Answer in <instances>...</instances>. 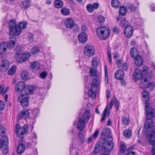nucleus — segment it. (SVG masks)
I'll list each match as a JSON object with an SVG mask.
<instances>
[{"instance_id": "1", "label": "nucleus", "mask_w": 155, "mask_h": 155, "mask_svg": "<svg viewBox=\"0 0 155 155\" xmlns=\"http://www.w3.org/2000/svg\"><path fill=\"white\" fill-rule=\"evenodd\" d=\"M110 133V130L109 128H104L102 133L101 138L105 140L103 143L102 147L104 150L107 151L104 154L105 155L107 154V151L111 150L114 147V144L112 142L113 138Z\"/></svg>"}, {"instance_id": "2", "label": "nucleus", "mask_w": 155, "mask_h": 155, "mask_svg": "<svg viewBox=\"0 0 155 155\" xmlns=\"http://www.w3.org/2000/svg\"><path fill=\"white\" fill-rule=\"evenodd\" d=\"M101 82V78L97 75H96L94 78H93L92 82L91 84V88L88 93L89 96L93 99L96 97V93L98 87L100 85Z\"/></svg>"}, {"instance_id": "3", "label": "nucleus", "mask_w": 155, "mask_h": 155, "mask_svg": "<svg viewBox=\"0 0 155 155\" xmlns=\"http://www.w3.org/2000/svg\"><path fill=\"white\" fill-rule=\"evenodd\" d=\"M8 27L9 28V34L10 35L15 36L19 35L21 31L16 24L15 19H12L8 22Z\"/></svg>"}, {"instance_id": "4", "label": "nucleus", "mask_w": 155, "mask_h": 155, "mask_svg": "<svg viewBox=\"0 0 155 155\" xmlns=\"http://www.w3.org/2000/svg\"><path fill=\"white\" fill-rule=\"evenodd\" d=\"M96 33L100 39L104 40L107 39L109 36L110 30L107 27L101 26L97 28Z\"/></svg>"}, {"instance_id": "5", "label": "nucleus", "mask_w": 155, "mask_h": 155, "mask_svg": "<svg viewBox=\"0 0 155 155\" xmlns=\"http://www.w3.org/2000/svg\"><path fill=\"white\" fill-rule=\"evenodd\" d=\"M146 119L151 120L155 117V109L152 108L147 102L145 105Z\"/></svg>"}, {"instance_id": "6", "label": "nucleus", "mask_w": 155, "mask_h": 155, "mask_svg": "<svg viewBox=\"0 0 155 155\" xmlns=\"http://www.w3.org/2000/svg\"><path fill=\"white\" fill-rule=\"evenodd\" d=\"M15 133L18 137L22 138L23 135L27 133L28 130V127L25 126L21 127H19V124H16L15 126Z\"/></svg>"}, {"instance_id": "7", "label": "nucleus", "mask_w": 155, "mask_h": 155, "mask_svg": "<svg viewBox=\"0 0 155 155\" xmlns=\"http://www.w3.org/2000/svg\"><path fill=\"white\" fill-rule=\"evenodd\" d=\"M29 97L25 93H21L18 97V101L20 102L23 107L27 106L28 104Z\"/></svg>"}, {"instance_id": "8", "label": "nucleus", "mask_w": 155, "mask_h": 155, "mask_svg": "<svg viewBox=\"0 0 155 155\" xmlns=\"http://www.w3.org/2000/svg\"><path fill=\"white\" fill-rule=\"evenodd\" d=\"M85 54L88 57L93 56L95 53V50L93 46L87 45L84 48Z\"/></svg>"}, {"instance_id": "9", "label": "nucleus", "mask_w": 155, "mask_h": 155, "mask_svg": "<svg viewBox=\"0 0 155 155\" xmlns=\"http://www.w3.org/2000/svg\"><path fill=\"white\" fill-rule=\"evenodd\" d=\"M29 114L28 110H24L18 114L17 116V118L19 120L25 119L29 116Z\"/></svg>"}, {"instance_id": "10", "label": "nucleus", "mask_w": 155, "mask_h": 155, "mask_svg": "<svg viewBox=\"0 0 155 155\" xmlns=\"http://www.w3.org/2000/svg\"><path fill=\"white\" fill-rule=\"evenodd\" d=\"M146 121L145 122L143 131L146 132L147 130H148L152 128L153 126V122L152 119H146Z\"/></svg>"}, {"instance_id": "11", "label": "nucleus", "mask_w": 155, "mask_h": 155, "mask_svg": "<svg viewBox=\"0 0 155 155\" xmlns=\"http://www.w3.org/2000/svg\"><path fill=\"white\" fill-rule=\"evenodd\" d=\"M133 32V28L130 25H127L124 30V33L127 38H130L132 35Z\"/></svg>"}, {"instance_id": "12", "label": "nucleus", "mask_w": 155, "mask_h": 155, "mask_svg": "<svg viewBox=\"0 0 155 155\" xmlns=\"http://www.w3.org/2000/svg\"><path fill=\"white\" fill-rule=\"evenodd\" d=\"M117 64L120 68V70H122L124 72L127 71L128 68V64L126 63H122L120 60H118L117 62Z\"/></svg>"}, {"instance_id": "13", "label": "nucleus", "mask_w": 155, "mask_h": 155, "mask_svg": "<svg viewBox=\"0 0 155 155\" xmlns=\"http://www.w3.org/2000/svg\"><path fill=\"white\" fill-rule=\"evenodd\" d=\"M25 84L23 81L18 82L15 86L16 91L18 92H21L25 89Z\"/></svg>"}, {"instance_id": "14", "label": "nucleus", "mask_w": 155, "mask_h": 155, "mask_svg": "<svg viewBox=\"0 0 155 155\" xmlns=\"http://www.w3.org/2000/svg\"><path fill=\"white\" fill-rule=\"evenodd\" d=\"M64 24L65 26L69 28H71L77 25L75 24L74 20L71 18L67 19L64 21Z\"/></svg>"}, {"instance_id": "15", "label": "nucleus", "mask_w": 155, "mask_h": 155, "mask_svg": "<svg viewBox=\"0 0 155 155\" xmlns=\"http://www.w3.org/2000/svg\"><path fill=\"white\" fill-rule=\"evenodd\" d=\"M1 70L2 71H5L8 68L10 64L9 61L6 59H2L1 63Z\"/></svg>"}, {"instance_id": "16", "label": "nucleus", "mask_w": 155, "mask_h": 155, "mask_svg": "<svg viewBox=\"0 0 155 155\" xmlns=\"http://www.w3.org/2000/svg\"><path fill=\"white\" fill-rule=\"evenodd\" d=\"M102 146V145L101 146V145L98 143L96 144L94 150V153H97L98 152L100 151L101 153L103 155H105L104 154V153H106V152H107V151L104 150L103 149ZM110 151H107L108 153L106 155H109V152Z\"/></svg>"}, {"instance_id": "17", "label": "nucleus", "mask_w": 155, "mask_h": 155, "mask_svg": "<svg viewBox=\"0 0 155 155\" xmlns=\"http://www.w3.org/2000/svg\"><path fill=\"white\" fill-rule=\"evenodd\" d=\"M78 37V40L82 43H85L88 39L87 35L84 32L80 33Z\"/></svg>"}, {"instance_id": "18", "label": "nucleus", "mask_w": 155, "mask_h": 155, "mask_svg": "<svg viewBox=\"0 0 155 155\" xmlns=\"http://www.w3.org/2000/svg\"><path fill=\"white\" fill-rule=\"evenodd\" d=\"M135 64L138 66H140L143 63V60L141 56L137 55L134 58Z\"/></svg>"}, {"instance_id": "19", "label": "nucleus", "mask_w": 155, "mask_h": 155, "mask_svg": "<svg viewBox=\"0 0 155 155\" xmlns=\"http://www.w3.org/2000/svg\"><path fill=\"white\" fill-rule=\"evenodd\" d=\"M85 122L83 118H79L77 124V128L80 130H83L85 126Z\"/></svg>"}, {"instance_id": "20", "label": "nucleus", "mask_w": 155, "mask_h": 155, "mask_svg": "<svg viewBox=\"0 0 155 155\" xmlns=\"http://www.w3.org/2000/svg\"><path fill=\"white\" fill-rule=\"evenodd\" d=\"M140 87L143 89H146L148 88V85L149 81L147 78H144L140 81Z\"/></svg>"}, {"instance_id": "21", "label": "nucleus", "mask_w": 155, "mask_h": 155, "mask_svg": "<svg viewBox=\"0 0 155 155\" xmlns=\"http://www.w3.org/2000/svg\"><path fill=\"white\" fill-rule=\"evenodd\" d=\"M124 76V72L121 70H117L114 74L115 78L117 80L122 79Z\"/></svg>"}, {"instance_id": "22", "label": "nucleus", "mask_w": 155, "mask_h": 155, "mask_svg": "<svg viewBox=\"0 0 155 155\" xmlns=\"http://www.w3.org/2000/svg\"><path fill=\"white\" fill-rule=\"evenodd\" d=\"M30 56V54L28 52H25L21 54L20 57V60L18 61V62L21 63L22 61L24 62L25 61L29 59Z\"/></svg>"}, {"instance_id": "23", "label": "nucleus", "mask_w": 155, "mask_h": 155, "mask_svg": "<svg viewBox=\"0 0 155 155\" xmlns=\"http://www.w3.org/2000/svg\"><path fill=\"white\" fill-rule=\"evenodd\" d=\"M8 143V140L7 137L4 136L2 137V140L0 139V149L3 147L7 145Z\"/></svg>"}, {"instance_id": "24", "label": "nucleus", "mask_w": 155, "mask_h": 155, "mask_svg": "<svg viewBox=\"0 0 155 155\" xmlns=\"http://www.w3.org/2000/svg\"><path fill=\"white\" fill-rule=\"evenodd\" d=\"M6 42L2 43L0 44V54H3L6 51L8 47Z\"/></svg>"}, {"instance_id": "25", "label": "nucleus", "mask_w": 155, "mask_h": 155, "mask_svg": "<svg viewBox=\"0 0 155 155\" xmlns=\"http://www.w3.org/2000/svg\"><path fill=\"white\" fill-rule=\"evenodd\" d=\"M14 38V39L10 40L8 42H6L8 45L7 48L9 49H12L14 47L16 43L17 40L16 38L15 37Z\"/></svg>"}, {"instance_id": "26", "label": "nucleus", "mask_w": 155, "mask_h": 155, "mask_svg": "<svg viewBox=\"0 0 155 155\" xmlns=\"http://www.w3.org/2000/svg\"><path fill=\"white\" fill-rule=\"evenodd\" d=\"M149 141L151 145H153L155 143V129H153L150 134Z\"/></svg>"}, {"instance_id": "27", "label": "nucleus", "mask_w": 155, "mask_h": 155, "mask_svg": "<svg viewBox=\"0 0 155 155\" xmlns=\"http://www.w3.org/2000/svg\"><path fill=\"white\" fill-rule=\"evenodd\" d=\"M134 76L137 79H141L142 78L143 75L141 71L138 69H136L135 71Z\"/></svg>"}, {"instance_id": "28", "label": "nucleus", "mask_w": 155, "mask_h": 155, "mask_svg": "<svg viewBox=\"0 0 155 155\" xmlns=\"http://www.w3.org/2000/svg\"><path fill=\"white\" fill-rule=\"evenodd\" d=\"M117 19L118 21L120 20V26L122 27H124L128 24V21L127 20L124 18H121L120 16H118Z\"/></svg>"}, {"instance_id": "29", "label": "nucleus", "mask_w": 155, "mask_h": 155, "mask_svg": "<svg viewBox=\"0 0 155 155\" xmlns=\"http://www.w3.org/2000/svg\"><path fill=\"white\" fill-rule=\"evenodd\" d=\"M25 94H30L33 92L34 88L32 86H27L25 87Z\"/></svg>"}, {"instance_id": "30", "label": "nucleus", "mask_w": 155, "mask_h": 155, "mask_svg": "<svg viewBox=\"0 0 155 155\" xmlns=\"http://www.w3.org/2000/svg\"><path fill=\"white\" fill-rule=\"evenodd\" d=\"M25 149V145L22 143H20L18 144L17 147V152L19 154H21L24 152Z\"/></svg>"}, {"instance_id": "31", "label": "nucleus", "mask_w": 155, "mask_h": 155, "mask_svg": "<svg viewBox=\"0 0 155 155\" xmlns=\"http://www.w3.org/2000/svg\"><path fill=\"white\" fill-rule=\"evenodd\" d=\"M135 147V146H132L130 147L126 150H125L123 152H122L120 154L123 153L124 155H129L131 151L133 150Z\"/></svg>"}, {"instance_id": "32", "label": "nucleus", "mask_w": 155, "mask_h": 155, "mask_svg": "<svg viewBox=\"0 0 155 155\" xmlns=\"http://www.w3.org/2000/svg\"><path fill=\"white\" fill-rule=\"evenodd\" d=\"M31 66L32 69L36 70L37 71L40 68V64L37 61H33L31 62Z\"/></svg>"}, {"instance_id": "33", "label": "nucleus", "mask_w": 155, "mask_h": 155, "mask_svg": "<svg viewBox=\"0 0 155 155\" xmlns=\"http://www.w3.org/2000/svg\"><path fill=\"white\" fill-rule=\"evenodd\" d=\"M90 114L88 111H85L83 114V116L81 118H83L85 121H87L90 119Z\"/></svg>"}, {"instance_id": "34", "label": "nucleus", "mask_w": 155, "mask_h": 155, "mask_svg": "<svg viewBox=\"0 0 155 155\" xmlns=\"http://www.w3.org/2000/svg\"><path fill=\"white\" fill-rule=\"evenodd\" d=\"M63 2L60 0H56L54 2V6L57 8H61L63 5Z\"/></svg>"}, {"instance_id": "35", "label": "nucleus", "mask_w": 155, "mask_h": 155, "mask_svg": "<svg viewBox=\"0 0 155 155\" xmlns=\"http://www.w3.org/2000/svg\"><path fill=\"white\" fill-rule=\"evenodd\" d=\"M61 13L62 15L66 16L70 14V11L68 8L64 7L61 9Z\"/></svg>"}, {"instance_id": "36", "label": "nucleus", "mask_w": 155, "mask_h": 155, "mask_svg": "<svg viewBox=\"0 0 155 155\" xmlns=\"http://www.w3.org/2000/svg\"><path fill=\"white\" fill-rule=\"evenodd\" d=\"M112 6L116 8H118L120 6V4L118 0H112L111 2Z\"/></svg>"}, {"instance_id": "37", "label": "nucleus", "mask_w": 155, "mask_h": 155, "mask_svg": "<svg viewBox=\"0 0 155 155\" xmlns=\"http://www.w3.org/2000/svg\"><path fill=\"white\" fill-rule=\"evenodd\" d=\"M120 14L122 16H124L126 15L127 13V9L126 7L122 6L120 7L119 10Z\"/></svg>"}, {"instance_id": "38", "label": "nucleus", "mask_w": 155, "mask_h": 155, "mask_svg": "<svg viewBox=\"0 0 155 155\" xmlns=\"http://www.w3.org/2000/svg\"><path fill=\"white\" fill-rule=\"evenodd\" d=\"M16 66L15 65H13L9 70L8 71V74L9 75L13 74L16 71Z\"/></svg>"}, {"instance_id": "39", "label": "nucleus", "mask_w": 155, "mask_h": 155, "mask_svg": "<svg viewBox=\"0 0 155 155\" xmlns=\"http://www.w3.org/2000/svg\"><path fill=\"white\" fill-rule=\"evenodd\" d=\"M136 50L135 48H132L130 50V55L131 57L134 58L137 54Z\"/></svg>"}, {"instance_id": "40", "label": "nucleus", "mask_w": 155, "mask_h": 155, "mask_svg": "<svg viewBox=\"0 0 155 155\" xmlns=\"http://www.w3.org/2000/svg\"><path fill=\"white\" fill-rule=\"evenodd\" d=\"M124 136L127 138L130 137L131 136V131L129 129L126 130L123 132Z\"/></svg>"}, {"instance_id": "41", "label": "nucleus", "mask_w": 155, "mask_h": 155, "mask_svg": "<svg viewBox=\"0 0 155 155\" xmlns=\"http://www.w3.org/2000/svg\"><path fill=\"white\" fill-rule=\"evenodd\" d=\"M22 5L25 9H27L30 6V2L27 0H25L22 3Z\"/></svg>"}, {"instance_id": "42", "label": "nucleus", "mask_w": 155, "mask_h": 155, "mask_svg": "<svg viewBox=\"0 0 155 155\" xmlns=\"http://www.w3.org/2000/svg\"><path fill=\"white\" fill-rule=\"evenodd\" d=\"M39 52V49L38 47L32 48L31 50V52L33 54H36Z\"/></svg>"}, {"instance_id": "43", "label": "nucleus", "mask_w": 155, "mask_h": 155, "mask_svg": "<svg viewBox=\"0 0 155 155\" xmlns=\"http://www.w3.org/2000/svg\"><path fill=\"white\" fill-rule=\"evenodd\" d=\"M123 124L125 125H128L129 124V119L127 117H123L122 118Z\"/></svg>"}, {"instance_id": "44", "label": "nucleus", "mask_w": 155, "mask_h": 155, "mask_svg": "<svg viewBox=\"0 0 155 155\" xmlns=\"http://www.w3.org/2000/svg\"><path fill=\"white\" fill-rule=\"evenodd\" d=\"M107 110H108L107 107H106L103 112V113H102L103 116L101 119V121H103L105 120V118H106V116L107 115L106 113H107Z\"/></svg>"}, {"instance_id": "45", "label": "nucleus", "mask_w": 155, "mask_h": 155, "mask_svg": "<svg viewBox=\"0 0 155 155\" xmlns=\"http://www.w3.org/2000/svg\"><path fill=\"white\" fill-rule=\"evenodd\" d=\"M21 51V48L20 46L17 45L15 48V52L17 56H18Z\"/></svg>"}, {"instance_id": "46", "label": "nucleus", "mask_w": 155, "mask_h": 155, "mask_svg": "<svg viewBox=\"0 0 155 155\" xmlns=\"http://www.w3.org/2000/svg\"><path fill=\"white\" fill-rule=\"evenodd\" d=\"M37 142L36 140H33L32 142L30 143H27L28 146L29 147L34 148L35 147V145L37 143Z\"/></svg>"}, {"instance_id": "47", "label": "nucleus", "mask_w": 155, "mask_h": 155, "mask_svg": "<svg viewBox=\"0 0 155 155\" xmlns=\"http://www.w3.org/2000/svg\"><path fill=\"white\" fill-rule=\"evenodd\" d=\"M18 27L21 30V29H24L27 27V23L26 22H20Z\"/></svg>"}, {"instance_id": "48", "label": "nucleus", "mask_w": 155, "mask_h": 155, "mask_svg": "<svg viewBox=\"0 0 155 155\" xmlns=\"http://www.w3.org/2000/svg\"><path fill=\"white\" fill-rule=\"evenodd\" d=\"M92 64L93 67H97L98 64L97 58H94L92 61Z\"/></svg>"}, {"instance_id": "49", "label": "nucleus", "mask_w": 155, "mask_h": 155, "mask_svg": "<svg viewBox=\"0 0 155 155\" xmlns=\"http://www.w3.org/2000/svg\"><path fill=\"white\" fill-rule=\"evenodd\" d=\"M21 77L24 80H26L28 78V73L27 72L22 71L21 73Z\"/></svg>"}, {"instance_id": "50", "label": "nucleus", "mask_w": 155, "mask_h": 155, "mask_svg": "<svg viewBox=\"0 0 155 155\" xmlns=\"http://www.w3.org/2000/svg\"><path fill=\"white\" fill-rule=\"evenodd\" d=\"M97 20L99 23L102 24L105 21V18L103 16L100 15L98 17Z\"/></svg>"}, {"instance_id": "51", "label": "nucleus", "mask_w": 155, "mask_h": 155, "mask_svg": "<svg viewBox=\"0 0 155 155\" xmlns=\"http://www.w3.org/2000/svg\"><path fill=\"white\" fill-rule=\"evenodd\" d=\"M5 129L2 125H0V135L2 136L5 134Z\"/></svg>"}, {"instance_id": "52", "label": "nucleus", "mask_w": 155, "mask_h": 155, "mask_svg": "<svg viewBox=\"0 0 155 155\" xmlns=\"http://www.w3.org/2000/svg\"><path fill=\"white\" fill-rule=\"evenodd\" d=\"M2 151L3 153L4 154H6L8 153V148L7 145H6V146H5L2 148Z\"/></svg>"}, {"instance_id": "53", "label": "nucleus", "mask_w": 155, "mask_h": 155, "mask_svg": "<svg viewBox=\"0 0 155 155\" xmlns=\"http://www.w3.org/2000/svg\"><path fill=\"white\" fill-rule=\"evenodd\" d=\"M145 77L147 78H151L152 77V73L151 71H149L146 73Z\"/></svg>"}, {"instance_id": "54", "label": "nucleus", "mask_w": 155, "mask_h": 155, "mask_svg": "<svg viewBox=\"0 0 155 155\" xmlns=\"http://www.w3.org/2000/svg\"><path fill=\"white\" fill-rule=\"evenodd\" d=\"M105 83L107 84L108 83V75L107 73V68L105 67Z\"/></svg>"}, {"instance_id": "55", "label": "nucleus", "mask_w": 155, "mask_h": 155, "mask_svg": "<svg viewBox=\"0 0 155 155\" xmlns=\"http://www.w3.org/2000/svg\"><path fill=\"white\" fill-rule=\"evenodd\" d=\"M79 139L81 142H83L84 141V136L82 133L80 132L78 135Z\"/></svg>"}, {"instance_id": "56", "label": "nucleus", "mask_w": 155, "mask_h": 155, "mask_svg": "<svg viewBox=\"0 0 155 155\" xmlns=\"http://www.w3.org/2000/svg\"><path fill=\"white\" fill-rule=\"evenodd\" d=\"M148 85V87L151 90H152L155 85L153 82H149Z\"/></svg>"}, {"instance_id": "57", "label": "nucleus", "mask_w": 155, "mask_h": 155, "mask_svg": "<svg viewBox=\"0 0 155 155\" xmlns=\"http://www.w3.org/2000/svg\"><path fill=\"white\" fill-rule=\"evenodd\" d=\"M87 11L90 12H92L94 10V8L92 5H88L87 6Z\"/></svg>"}, {"instance_id": "58", "label": "nucleus", "mask_w": 155, "mask_h": 155, "mask_svg": "<svg viewBox=\"0 0 155 155\" xmlns=\"http://www.w3.org/2000/svg\"><path fill=\"white\" fill-rule=\"evenodd\" d=\"M5 107L4 102L2 101H0V110H2L4 109Z\"/></svg>"}, {"instance_id": "59", "label": "nucleus", "mask_w": 155, "mask_h": 155, "mask_svg": "<svg viewBox=\"0 0 155 155\" xmlns=\"http://www.w3.org/2000/svg\"><path fill=\"white\" fill-rule=\"evenodd\" d=\"M90 74L92 76H95L96 75L97 71L94 69H91L90 70Z\"/></svg>"}, {"instance_id": "60", "label": "nucleus", "mask_w": 155, "mask_h": 155, "mask_svg": "<svg viewBox=\"0 0 155 155\" xmlns=\"http://www.w3.org/2000/svg\"><path fill=\"white\" fill-rule=\"evenodd\" d=\"M129 8L131 10L132 12H135L136 11L137 9V8L133 5H130L129 7Z\"/></svg>"}, {"instance_id": "61", "label": "nucleus", "mask_w": 155, "mask_h": 155, "mask_svg": "<svg viewBox=\"0 0 155 155\" xmlns=\"http://www.w3.org/2000/svg\"><path fill=\"white\" fill-rule=\"evenodd\" d=\"M143 97L144 98L148 97V94L147 91H144L143 93Z\"/></svg>"}, {"instance_id": "62", "label": "nucleus", "mask_w": 155, "mask_h": 155, "mask_svg": "<svg viewBox=\"0 0 155 155\" xmlns=\"http://www.w3.org/2000/svg\"><path fill=\"white\" fill-rule=\"evenodd\" d=\"M125 144H122L120 145V153H121L122 152H123V151L125 150Z\"/></svg>"}, {"instance_id": "63", "label": "nucleus", "mask_w": 155, "mask_h": 155, "mask_svg": "<svg viewBox=\"0 0 155 155\" xmlns=\"http://www.w3.org/2000/svg\"><path fill=\"white\" fill-rule=\"evenodd\" d=\"M47 75V73L46 71H44L41 72L40 74V76L41 78L43 79L45 78Z\"/></svg>"}, {"instance_id": "64", "label": "nucleus", "mask_w": 155, "mask_h": 155, "mask_svg": "<svg viewBox=\"0 0 155 155\" xmlns=\"http://www.w3.org/2000/svg\"><path fill=\"white\" fill-rule=\"evenodd\" d=\"M39 112V110L37 109H35L33 111V114H35V115H34V117H35L37 116V114Z\"/></svg>"}]
</instances>
